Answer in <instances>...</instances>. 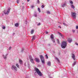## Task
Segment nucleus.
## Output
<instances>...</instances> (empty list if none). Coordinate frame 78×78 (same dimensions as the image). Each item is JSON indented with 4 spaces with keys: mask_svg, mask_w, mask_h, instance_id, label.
<instances>
[{
    "mask_svg": "<svg viewBox=\"0 0 78 78\" xmlns=\"http://www.w3.org/2000/svg\"><path fill=\"white\" fill-rule=\"evenodd\" d=\"M77 33H78V31H77Z\"/></svg>",
    "mask_w": 78,
    "mask_h": 78,
    "instance_id": "55",
    "label": "nucleus"
},
{
    "mask_svg": "<svg viewBox=\"0 0 78 78\" xmlns=\"http://www.w3.org/2000/svg\"><path fill=\"white\" fill-rule=\"evenodd\" d=\"M40 58L41 60V61L43 64H45V61H44V57L42 56V55H40Z\"/></svg>",
    "mask_w": 78,
    "mask_h": 78,
    "instance_id": "3",
    "label": "nucleus"
},
{
    "mask_svg": "<svg viewBox=\"0 0 78 78\" xmlns=\"http://www.w3.org/2000/svg\"><path fill=\"white\" fill-rule=\"evenodd\" d=\"M70 3H71V5H73V2H72V1H70Z\"/></svg>",
    "mask_w": 78,
    "mask_h": 78,
    "instance_id": "26",
    "label": "nucleus"
},
{
    "mask_svg": "<svg viewBox=\"0 0 78 78\" xmlns=\"http://www.w3.org/2000/svg\"><path fill=\"white\" fill-rule=\"evenodd\" d=\"M46 34H48V32H47V31H46Z\"/></svg>",
    "mask_w": 78,
    "mask_h": 78,
    "instance_id": "46",
    "label": "nucleus"
},
{
    "mask_svg": "<svg viewBox=\"0 0 78 78\" xmlns=\"http://www.w3.org/2000/svg\"><path fill=\"white\" fill-rule=\"evenodd\" d=\"M61 46L62 48H65L67 47V42L65 41L63 42L62 43Z\"/></svg>",
    "mask_w": 78,
    "mask_h": 78,
    "instance_id": "2",
    "label": "nucleus"
},
{
    "mask_svg": "<svg viewBox=\"0 0 78 78\" xmlns=\"http://www.w3.org/2000/svg\"><path fill=\"white\" fill-rule=\"evenodd\" d=\"M14 34H15V33H13V35H14Z\"/></svg>",
    "mask_w": 78,
    "mask_h": 78,
    "instance_id": "51",
    "label": "nucleus"
},
{
    "mask_svg": "<svg viewBox=\"0 0 78 78\" xmlns=\"http://www.w3.org/2000/svg\"><path fill=\"white\" fill-rule=\"evenodd\" d=\"M28 66L29 68H30V64H29V63H28Z\"/></svg>",
    "mask_w": 78,
    "mask_h": 78,
    "instance_id": "32",
    "label": "nucleus"
},
{
    "mask_svg": "<svg viewBox=\"0 0 78 78\" xmlns=\"http://www.w3.org/2000/svg\"><path fill=\"white\" fill-rule=\"evenodd\" d=\"M37 12H35L34 14V17H37Z\"/></svg>",
    "mask_w": 78,
    "mask_h": 78,
    "instance_id": "17",
    "label": "nucleus"
},
{
    "mask_svg": "<svg viewBox=\"0 0 78 78\" xmlns=\"http://www.w3.org/2000/svg\"><path fill=\"white\" fill-rule=\"evenodd\" d=\"M70 6L72 8H73V9H75V6L73 5L72 4L70 5Z\"/></svg>",
    "mask_w": 78,
    "mask_h": 78,
    "instance_id": "16",
    "label": "nucleus"
},
{
    "mask_svg": "<svg viewBox=\"0 0 78 78\" xmlns=\"http://www.w3.org/2000/svg\"><path fill=\"white\" fill-rule=\"evenodd\" d=\"M72 16L73 18H74V19H75L76 17V13L75 12H72Z\"/></svg>",
    "mask_w": 78,
    "mask_h": 78,
    "instance_id": "5",
    "label": "nucleus"
},
{
    "mask_svg": "<svg viewBox=\"0 0 78 78\" xmlns=\"http://www.w3.org/2000/svg\"><path fill=\"white\" fill-rule=\"evenodd\" d=\"M11 47H9V50H11Z\"/></svg>",
    "mask_w": 78,
    "mask_h": 78,
    "instance_id": "42",
    "label": "nucleus"
},
{
    "mask_svg": "<svg viewBox=\"0 0 78 78\" xmlns=\"http://www.w3.org/2000/svg\"><path fill=\"white\" fill-rule=\"evenodd\" d=\"M59 54H60V53H59Z\"/></svg>",
    "mask_w": 78,
    "mask_h": 78,
    "instance_id": "53",
    "label": "nucleus"
},
{
    "mask_svg": "<svg viewBox=\"0 0 78 78\" xmlns=\"http://www.w3.org/2000/svg\"><path fill=\"white\" fill-rule=\"evenodd\" d=\"M20 1V0H17V1H16L17 3H18V4L19 3Z\"/></svg>",
    "mask_w": 78,
    "mask_h": 78,
    "instance_id": "30",
    "label": "nucleus"
},
{
    "mask_svg": "<svg viewBox=\"0 0 78 78\" xmlns=\"http://www.w3.org/2000/svg\"><path fill=\"white\" fill-rule=\"evenodd\" d=\"M30 61L31 62V63H33V64H34V60H33V59L32 58V59H30Z\"/></svg>",
    "mask_w": 78,
    "mask_h": 78,
    "instance_id": "15",
    "label": "nucleus"
},
{
    "mask_svg": "<svg viewBox=\"0 0 78 78\" xmlns=\"http://www.w3.org/2000/svg\"><path fill=\"white\" fill-rule=\"evenodd\" d=\"M50 37H51V39L52 41H53L54 43H55V39H54V37H53V34H52L51 35Z\"/></svg>",
    "mask_w": 78,
    "mask_h": 78,
    "instance_id": "7",
    "label": "nucleus"
},
{
    "mask_svg": "<svg viewBox=\"0 0 78 78\" xmlns=\"http://www.w3.org/2000/svg\"><path fill=\"white\" fill-rule=\"evenodd\" d=\"M34 30H32L31 31V34H33Z\"/></svg>",
    "mask_w": 78,
    "mask_h": 78,
    "instance_id": "28",
    "label": "nucleus"
},
{
    "mask_svg": "<svg viewBox=\"0 0 78 78\" xmlns=\"http://www.w3.org/2000/svg\"><path fill=\"white\" fill-rule=\"evenodd\" d=\"M75 55L74 54H72V58L74 60H75Z\"/></svg>",
    "mask_w": 78,
    "mask_h": 78,
    "instance_id": "11",
    "label": "nucleus"
},
{
    "mask_svg": "<svg viewBox=\"0 0 78 78\" xmlns=\"http://www.w3.org/2000/svg\"><path fill=\"white\" fill-rule=\"evenodd\" d=\"M37 26H39V25H41V23H38L37 24Z\"/></svg>",
    "mask_w": 78,
    "mask_h": 78,
    "instance_id": "33",
    "label": "nucleus"
},
{
    "mask_svg": "<svg viewBox=\"0 0 78 78\" xmlns=\"http://www.w3.org/2000/svg\"><path fill=\"white\" fill-rule=\"evenodd\" d=\"M31 8H34V5H31Z\"/></svg>",
    "mask_w": 78,
    "mask_h": 78,
    "instance_id": "39",
    "label": "nucleus"
},
{
    "mask_svg": "<svg viewBox=\"0 0 78 78\" xmlns=\"http://www.w3.org/2000/svg\"><path fill=\"white\" fill-rule=\"evenodd\" d=\"M29 59L30 60L33 59V58H32V57L30 55L29 56Z\"/></svg>",
    "mask_w": 78,
    "mask_h": 78,
    "instance_id": "25",
    "label": "nucleus"
},
{
    "mask_svg": "<svg viewBox=\"0 0 78 78\" xmlns=\"http://www.w3.org/2000/svg\"><path fill=\"white\" fill-rule=\"evenodd\" d=\"M19 62L21 64H22V61L21 60H19Z\"/></svg>",
    "mask_w": 78,
    "mask_h": 78,
    "instance_id": "21",
    "label": "nucleus"
},
{
    "mask_svg": "<svg viewBox=\"0 0 78 78\" xmlns=\"http://www.w3.org/2000/svg\"><path fill=\"white\" fill-rule=\"evenodd\" d=\"M35 59L37 62H40V60L38 58H35Z\"/></svg>",
    "mask_w": 78,
    "mask_h": 78,
    "instance_id": "8",
    "label": "nucleus"
},
{
    "mask_svg": "<svg viewBox=\"0 0 78 78\" xmlns=\"http://www.w3.org/2000/svg\"><path fill=\"white\" fill-rule=\"evenodd\" d=\"M35 70L36 71V72H35L34 73H37L39 75V76H42V73H41V72L40 71V70H39V69H38L37 68H35Z\"/></svg>",
    "mask_w": 78,
    "mask_h": 78,
    "instance_id": "1",
    "label": "nucleus"
},
{
    "mask_svg": "<svg viewBox=\"0 0 78 78\" xmlns=\"http://www.w3.org/2000/svg\"><path fill=\"white\" fill-rule=\"evenodd\" d=\"M6 28V27H2V29H3L4 30H5Z\"/></svg>",
    "mask_w": 78,
    "mask_h": 78,
    "instance_id": "35",
    "label": "nucleus"
},
{
    "mask_svg": "<svg viewBox=\"0 0 78 78\" xmlns=\"http://www.w3.org/2000/svg\"><path fill=\"white\" fill-rule=\"evenodd\" d=\"M35 37H36V36L34 35L32 36V41H34L35 40Z\"/></svg>",
    "mask_w": 78,
    "mask_h": 78,
    "instance_id": "10",
    "label": "nucleus"
},
{
    "mask_svg": "<svg viewBox=\"0 0 78 78\" xmlns=\"http://www.w3.org/2000/svg\"><path fill=\"white\" fill-rule=\"evenodd\" d=\"M15 27H18V26H19V24L18 23H16L15 24Z\"/></svg>",
    "mask_w": 78,
    "mask_h": 78,
    "instance_id": "20",
    "label": "nucleus"
},
{
    "mask_svg": "<svg viewBox=\"0 0 78 78\" xmlns=\"http://www.w3.org/2000/svg\"><path fill=\"white\" fill-rule=\"evenodd\" d=\"M24 65L25 66H26V63H25Z\"/></svg>",
    "mask_w": 78,
    "mask_h": 78,
    "instance_id": "50",
    "label": "nucleus"
},
{
    "mask_svg": "<svg viewBox=\"0 0 78 78\" xmlns=\"http://www.w3.org/2000/svg\"><path fill=\"white\" fill-rule=\"evenodd\" d=\"M41 8H44V5H42L41 6Z\"/></svg>",
    "mask_w": 78,
    "mask_h": 78,
    "instance_id": "38",
    "label": "nucleus"
},
{
    "mask_svg": "<svg viewBox=\"0 0 78 78\" xmlns=\"http://www.w3.org/2000/svg\"><path fill=\"white\" fill-rule=\"evenodd\" d=\"M30 0H27V2H30Z\"/></svg>",
    "mask_w": 78,
    "mask_h": 78,
    "instance_id": "44",
    "label": "nucleus"
},
{
    "mask_svg": "<svg viewBox=\"0 0 78 78\" xmlns=\"http://www.w3.org/2000/svg\"><path fill=\"white\" fill-rule=\"evenodd\" d=\"M76 29H78V26H76Z\"/></svg>",
    "mask_w": 78,
    "mask_h": 78,
    "instance_id": "40",
    "label": "nucleus"
},
{
    "mask_svg": "<svg viewBox=\"0 0 78 78\" xmlns=\"http://www.w3.org/2000/svg\"><path fill=\"white\" fill-rule=\"evenodd\" d=\"M16 66L18 68H19V64L18 63H16Z\"/></svg>",
    "mask_w": 78,
    "mask_h": 78,
    "instance_id": "22",
    "label": "nucleus"
},
{
    "mask_svg": "<svg viewBox=\"0 0 78 78\" xmlns=\"http://www.w3.org/2000/svg\"><path fill=\"white\" fill-rule=\"evenodd\" d=\"M67 41L69 43H71L72 41V39L69 38L68 39Z\"/></svg>",
    "mask_w": 78,
    "mask_h": 78,
    "instance_id": "9",
    "label": "nucleus"
},
{
    "mask_svg": "<svg viewBox=\"0 0 78 78\" xmlns=\"http://www.w3.org/2000/svg\"><path fill=\"white\" fill-rule=\"evenodd\" d=\"M26 78H30V77H26Z\"/></svg>",
    "mask_w": 78,
    "mask_h": 78,
    "instance_id": "48",
    "label": "nucleus"
},
{
    "mask_svg": "<svg viewBox=\"0 0 78 78\" xmlns=\"http://www.w3.org/2000/svg\"><path fill=\"white\" fill-rule=\"evenodd\" d=\"M45 57H46L47 59H48V56L47 55V54L46 55Z\"/></svg>",
    "mask_w": 78,
    "mask_h": 78,
    "instance_id": "31",
    "label": "nucleus"
},
{
    "mask_svg": "<svg viewBox=\"0 0 78 78\" xmlns=\"http://www.w3.org/2000/svg\"><path fill=\"white\" fill-rule=\"evenodd\" d=\"M56 59H57L58 62H59V59L57 58H56Z\"/></svg>",
    "mask_w": 78,
    "mask_h": 78,
    "instance_id": "29",
    "label": "nucleus"
},
{
    "mask_svg": "<svg viewBox=\"0 0 78 78\" xmlns=\"http://www.w3.org/2000/svg\"><path fill=\"white\" fill-rule=\"evenodd\" d=\"M2 56H3V58H4V59H6V58H7V57H6V56H4V55H3Z\"/></svg>",
    "mask_w": 78,
    "mask_h": 78,
    "instance_id": "19",
    "label": "nucleus"
},
{
    "mask_svg": "<svg viewBox=\"0 0 78 78\" xmlns=\"http://www.w3.org/2000/svg\"><path fill=\"white\" fill-rule=\"evenodd\" d=\"M8 54H6L5 56H8Z\"/></svg>",
    "mask_w": 78,
    "mask_h": 78,
    "instance_id": "43",
    "label": "nucleus"
},
{
    "mask_svg": "<svg viewBox=\"0 0 78 78\" xmlns=\"http://www.w3.org/2000/svg\"><path fill=\"white\" fill-rule=\"evenodd\" d=\"M58 34L59 35H60V36H61V37H63V35H62V34L60 33H59V32H58Z\"/></svg>",
    "mask_w": 78,
    "mask_h": 78,
    "instance_id": "12",
    "label": "nucleus"
},
{
    "mask_svg": "<svg viewBox=\"0 0 78 78\" xmlns=\"http://www.w3.org/2000/svg\"><path fill=\"white\" fill-rule=\"evenodd\" d=\"M23 7H24L23 6Z\"/></svg>",
    "mask_w": 78,
    "mask_h": 78,
    "instance_id": "54",
    "label": "nucleus"
},
{
    "mask_svg": "<svg viewBox=\"0 0 78 78\" xmlns=\"http://www.w3.org/2000/svg\"><path fill=\"white\" fill-rule=\"evenodd\" d=\"M38 10L39 12H41V9H40V8H38Z\"/></svg>",
    "mask_w": 78,
    "mask_h": 78,
    "instance_id": "24",
    "label": "nucleus"
},
{
    "mask_svg": "<svg viewBox=\"0 0 78 78\" xmlns=\"http://www.w3.org/2000/svg\"><path fill=\"white\" fill-rule=\"evenodd\" d=\"M75 30H73V33H75Z\"/></svg>",
    "mask_w": 78,
    "mask_h": 78,
    "instance_id": "45",
    "label": "nucleus"
},
{
    "mask_svg": "<svg viewBox=\"0 0 78 78\" xmlns=\"http://www.w3.org/2000/svg\"><path fill=\"white\" fill-rule=\"evenodd\" d=\"M9 12H10V9H8V10L7 11H6L4 10V13L5 15H8V14L9 13Z\"/></svg>",
    "mask_w": 78,
    "mask_h": 78,
    "instance_id": "4",
    "label": "nucleus"
},
{
    "mask_svg": "<svg viewBox=\"0 0 78 78\" xmlns=\"http://www.w3.org/2000/svg\"><path fill=\"white\" fill-rule=\"evenodd\" d=\"M75 44L76 45L78 46V44L77 43H75Z\"/></svg>",
    "mask_w": 78,
    "mask_h": 78,
    "instance_id": "41",
    "label": "nucleus"
},
{
    "mask_svg": "<svg viewBox=\"0 0 78 78\" xmlns=\"http://www.w3.org/2000/svg\"><path fill=\"white\" fill-rule=\"evenodd\" d=\"M59 27V28H61V26H59V27Z\"/></svg>",
    "mask_w": 78,
    "mask_h": 78,
    "instance_id": "49",
    "label": "nucleus"
},
{
    "mask_svg": "<svg viewBox=\"0 0 78 78\" xmlns=\"http://www.w3.org/2000/svg\"><path fill=\"white\" fill-rule=\"evenodd\" d=\"M57 42H58V44H59V40L58 39L57 40Z\"/></svg>",
    "mask_w": 78,
    "mask_h": 78,
    "instance_id": "36",
    "label": "nucleus"
},
{
    "mask_svg": "<svg viewBox=\"0 0 78 78\" xmlns=\"http://www.w3.org/2000/svg\"><path fill=\"white\" fill-rule=\"evenodd\" d=\"M48 66H51V62H48Z\"/></svg>",
    "mask_w": 78,
    "mask_h": 78,
    "instance_id": "14",
    "label": "nucleus"
},
{
    "mask_svg": "<svg viewBox=\"0 0 78 78\" xmlns=\"http://www.w3.org/2000/svg\"><path fill=\"white\" fill-rule=\"evenodd\" d=\"M12 70H14L15 71L17 70V68L16 66H15L14 65H13L12 66Z\"/></svg>",
    "mask_w": 78,
    "mask_h": 78,
    "instance_id": "6",
    "label": "nucleus"
},
{
    "mask_svg": "<svg viewBox=\"0 0 78 78\" xmlns=\"http://www.w3.org/2000/svg\"><path fill=\"white\" fill-rule=\"evenodd\" d=\"M76 62H75L74 63L72 64V67H74V66H75V65L76 64Z\"/></svg>",
    "mask_w": 78,
    "mask_h": 78,
    "instance_id": "18",
    "label": "nucleus"
},
{
    "mask_svg": "<svg viewBox=\"0 0 78 78\" xmlns=\"http://www.w3.org/2000/svg\"><path fill=\"white\" fill-rule=\"evenodd\" d=\"M37 4H39L40 3V1L39 0H37Z\"/></svg>",
    "mask_w": 78,
    "mask_h": 78,
    "instance_id": "23",
    "label": "nucleus"
},
{
    "mask_svg": "<svg viewBox=\"0 0 78 78\" xmlns=\"http://www.w3.org/2000/svg\"><path fill=\"white\" fill-rule=\"evenodd\" d=\"M24 50V49L23 48H22V49H21V52H23V51Z\"/></svg>",
    "mask_w": 78,
    "mask_h": 78,
    "instance_id": "27",
    "label": "nucleus"
},
{
    "mask_svg": "<svg viewBox=\"0 0 78 78\" xmlns=\"http://www.w3.org/2000/svg\"><path fill=\"white\" fill-rule=\"evenodd\" d=\"M50 78H53L52 77H50Z\"/></svg>",
    "mask_w": 78,
    "mask_h": 78,
    "instance_id": "52",
    "label": "nucleus"
},
{
    "mask_svg": "<svg viewBox=\"0 0 78 78\" xmlns=\"http://www.w3.org/2000/svg\"><path fill=\"white\" fill-rule=\"evenodd\" d=\"M63 24L65 26H67V24H66L65 23H63Z\"/></svg>",
    "mask_w": 78,
    "mask_h": 78,
    "instance_id": "37",
    "label": "nucleus"
},
{
    "mask_svg": "<svg viewBox=\"0 0 78 78\" xmlns=\"http://www.w3.org/2000/svg\"><path fill=\"white\" fill-rule=\"evenodd\" d=\"M47 14H50V12L49 11H48L47 12Z\"/></svg>",
    "mask_w": 78,
    "mask_h": 78,
    "instance_id": "34",
    "label": "nucleus"
},
{
    "mask_svg": "<svg viewBox=\"0 0 78 78\" xmlns=\"http://www.w3.org/2000/svg\"><path fill=\"white\" fill-rule=\"evenodd\" d=\"M65 6H67V4L66 3L63 4L62 5V8H64Z\"/></svg>",
    "mask_w": 78,
    "mask_h": 78,
    "instance_id": "13",
    "label": "nucleus"
},
{
    "mask_svg": "<svg viewBox=\"0 0 78 78\" xmlns=\"http://www.w3.org/2000/svg\"><path fill=\"white\" fill-rule=\"evenodd\" d=\"M48 46H50V44H48Z\"/></svg>",
    "mask_w": 78,
    "mask_h": 78,
    "instance_id": "47",
    "label": "nucleus"
}]
</instances>
